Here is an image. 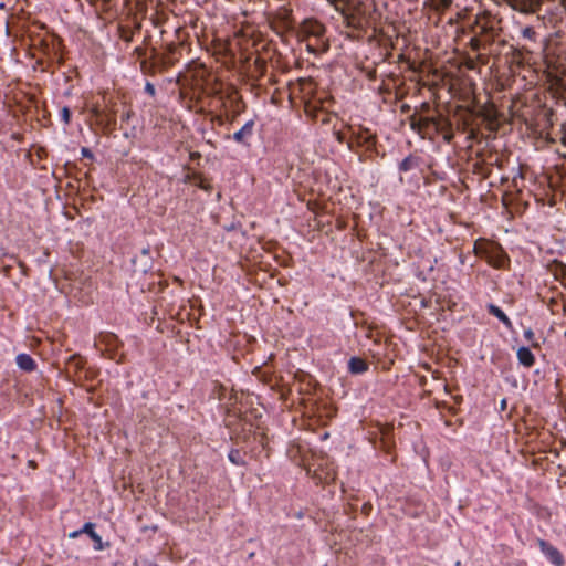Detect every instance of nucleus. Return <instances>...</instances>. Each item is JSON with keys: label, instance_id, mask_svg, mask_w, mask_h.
<instances>
[{"label": "nucleus", "instance_id": "nucleus-1", "mask_svg": "<svg viewBox=\"0 0 566 566\" xmlns=\"http://www.w3.org/2000/svg\"><path fill=\"white\" fill-rule=\"evenodd\" d=\"M510 8L524 14L534 13L541 4L539 0H503Z\"/></svg>", "mask_w": 566, "mask_h": 566}, {"label": "nucleus", "instance_id": "nucleus-2", "mask_svg": "<svg viewBox=\"0 0 566 566\" xmlns=\"http://www.w3.org/2000/svg\"><path fill=\"white\" fill-rule=\"evenodd\" d=\"M510 8L524 14L534 13L541 4L539 0H503Z\"/></svg>", "mask_w": 566, "mask_h": 566}, {"label": "nucleus", "instance_id": "nucleus-3", "mask_svg": "<svg viewBox=\"0 0 566 566\" xmlns=\"http://www.w3.org/2000/svg\"><path fill=\"white\" fill-rule=\"evenodd\" d=\"M538 546L541 548V552L543 553V555L555 566H562L563 563H564V558H563V555L560 554V552L554 547L553 545H551L549 543H547L546 541L544 539H539L538 541Z\"/></svg>", "mask_w": 566, "mask_h": 566}, {"label": "nucleus", "instance_id": "nucleus-4", "mask_svg": "<svg viewBox=\"0 0 566 566\" xmlns=\"http://www.w3.org/2000/svg\"><path fill=\"white\" fill-rule=\"evenodd\" d=\"M254 120H248L239 130L232 135V139L243 146H250V139L253 136Z\"/></svg>", "mask_w": 566, "mask_h": 566}, {"label": "nucleus", "instance_id": "nucleus-5", "mask_svg": "<svg viewBox=\"0 0 566 566\" xmlns=\"http://www.w3.org/2000/svg\"><path fill=\"white\" fill-rule=\"evenodd\" d=\"M82 531L87 534L94 542V549L95 551H103L104 544L102 542V537L95 532V524L92 522H86Z\"/></svg>", "mask_w": 566, "mask_h": 566}, {"label": "nucleus", "instance_id": "nucleus-6", "mask_svg": "<svg viewBox=\"0 0 566 566\" xmlns=\"http://www.w3.org/2000/svg\"><path fill=\"white\" fill-rule=\"evenodd\" d=\"M17 366L23 371H33L36 368L34 359L25 353H21L15 358Z\"/></svg>", "mask_w": 566, "mask_h": 566}, {"label": "nucleus", "instance_id": "nucleus-7", "mask_svg": "<svg viewBox=\"0 0 566 566\" xmlns=\"http://www.w3.org/2000/svg\"><path fill=\"white\" fill-rule=\"evenodd\" d=\"M488 311L490 314L495 316L507 329H512V322L509 316L495 304H488Z\"/></svg>", "mask_w": 566, "mask_h": 566}, {"label": "nucleus", "instance_id": "nucleus-8", "mask_svg": "<svg viewBox=\"0 0 566 566\" xmlns=\"http://www.w3.org/2000/svg\"><path fill=\"white\" fill-rule=\"evenodd\" d=\"M517 359L518 363L525 367H532L534 365L535 358L533 353L528 347L522 346L517 349Z\"/></svg>", "mask_w": 566, "mask_h": 566}, {"label": "nucleus", "instance_id": "nucleus-9", "mask_svg": "<svg viewBox=\"0 0 566 566\" xmlns=\"http://www.w3.org/2000/svg\"><path fill=\"white\" fill-rule=\"evenodd\" d=\"M367 368V364L361 358L352 357L348 361V369L352 374H363Z\"/></svg>", "mask_w": 566, "mask_h": 566}, {"label": "nucleus", "instance_id": "nucleus-10", "mask_svg": "<svg viewBox=\"0 0 566 566\" xmlns=\"http://www.w3.org/2000/svg\"><path fill=\"white\" fill-rule=\"evenodd\" d=\"M521 34L524 39H527L530 41H536V32L535 30L532 28V27H524L522 30H521Z\"/></svg>", "mask_w": 566, "mask_h": 566}, {"label": "nucleus", "instance_id": "nucleus-11", "mask_svg": "<svg viewBox=\"0 0 566 566\" xmlns=\"http://www.w3.org/2000/svg\"><path fill=\"white\" fill-rule=\"evenodd\" d=\"M411 168V158L407 157L402 159L399 164V170L400 171H408Z\"/></svg>", "mask_w": 566, "mask_h": 566}, {"label": "nucleus", "instance_id": "nucleus-12", "mask_svg": "<svg viewBox=\"0 0 566 566\" xmlns=\"http://www.w3.org/2000/svg\"><path fill=\"white\" fill-rule=\"evenodd\" d=\"M534 332L531 328L524 331V338L530 342L533 346H537L538 344L534 342Z\"/></svg>", "mask_w": 566, "mask_h": 566}, {"label": "nucleus", "instance_id": "nucleus-13", "mask_svg": "<svg viewBox=\"0 0 566 566\" xmlns=\"http://www.w3.org/2000/svg\"><path fill=\"white\" fill-rule=\"evenodd\" d=\"M70 117H71L70 109L67 107H63L61 111V118L64 122V124L70 123Z\"/></svg>", "mask_w": 566, "mask_h": 566}, {"label": "nucleus", "instance_id": "nucleus-14", "mask_svg": "<svg viewBox=\"0 0 566 566\" xmlns=\"http://www.w3.org/2000/svg\"><path fill=\"white\" fill-rule=\"evenodd\" d=\"M238 455H239V452H238V451L232 450V451L229 453L228 458H229V460H230L232 463H234V464H239V461L237 460V457H238Z\"/></svg>", "mask_w": 566, "mask_h": 566}, {"label": "nucleus", "instance_id": "nucleus-15", "mask_svg": "<svg viewBox=\"0 0 566 566\" xmlns=\"http://www.w3.org/2000/svg\"><path fill=\"white\" fill-rule=\"evenodd\" d=\"M145 91L149 94V95H155V87L151 83L147 82L146 85H145Z\"/></svg>", "mask_w": 566, "mask_h": 566}, {"label": "nucleus", "instance_id": "nucleus-16", "mask_svg": "<svg viewBox=\"0 0 566 566\" xmlns=\"http://www.w3.org/2000/svg\"><path fill=\"white\" fill-rule=\"evenodd\" d=\"M83 533H84V532L82 531V528H81V530H77V531H73V532H71V533L69 534V537H70V538H76V537H78V536H80L81 534H83Z\"/></svg>", "mask_w": 566, "mask_h": 566}, {"label": "nucleus", "instance_id": "nucleus-17", "mask_svg": "<svg viewBox=\"0 0 566 566\" xmlns=\"http://www.w3.org/2000/svg\"><path fill=\"white\" fill-rule=\"evenodd\" d=\"M81 153L84 157H92V154H91L90 149H87V148H82Z\"/></svg>", "mask_w": 566, "mask_h": 566}, {"label": "nucleus", "instance_id": "nucleus-18", "mask_svg": "<svg viewBox=\"0 0 566 566\" xmlns=\"http://www.w3.org/2000/svg\"><path fill=\"white\" fill-rule=\"evenodd\" d=\"M451 4V0H442L443 7H449Z\"/></svg>", "mask_w": 566, "mask_h": 566}]
</instances>
